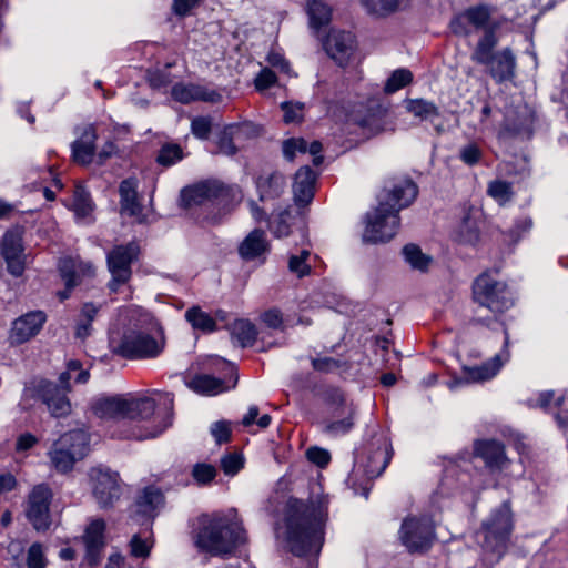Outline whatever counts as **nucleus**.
Masks as SVG:
<instances>
[{"label":"nucleus","instance_id":"obj_48","mask_svg":"<svg viewBox=\"0 0 568 568\" xmlns=\"http://www.w3.org/2000/svg\"><path fill=\"white\" fill-rule=\"evenodd\" d=\"M216 468L206 463H197L193 466L192 477L196 481L197 485H207L214 480L216 477Z\"/></svg>","mask_w":568,"mask_h":568},{"label":"nucleus","instance_id":"obj_12","mask_svg":"<svg viewBox=\"0 0 568 568\" xmlns=\"http://www.w3.org/2000/svg\"><path fill=\"white\" fill-rule=\"evenodd\" d=\"M164 348V341L141 331H131L123 335L118 354L129 359L154 358Z\"/></svg>","mask_w":568,"mask_h":568},{"label":"nucleus","instance_id":"obj_28","mask_svg":"<svg viewBox=\"0 0 568 568\" xmlns=\"http://www.w3.org/2000/svg\"><path fill=\"white\" fill-rule=\"evenodd\" d=\"M362 7L369 16L386 18L407 10L412 0H359Z\"/></svg>","mask_w":568,"mask_h":568},{"label":"nucleus","instance_id":"obj_42","mask_svg":"<svg viewBox=\"0 0 568 568\" xmlns=\"http://www.w3.org/2000/svg\"><path fill=\"white\" fill-rule=\"evenodd\" d=\"M183 159V150L179 144L165 143L161 146L156 162L162 166H171Z\"/></svg>","mask_w":568,"mask_h":568},{"label":"nucleus","instance_id":"obj_6","mask_svg":"<svg viewBox=\"0 0 568 568\" xmlns=\"http://www.w3.org/2000/svg\"><path fill=\"white\" fill-rule=\"evenodd\" d=\"M513 530V514L509 501H504L490 516L483 521L476 532L477 542L486 556H491V562H497L506 551L507 542Z\"/></svg>","mask_w":568,"mask_h":568},{"label":"nucleus","instance_id":"obj_60","mask_svg":"<svg viewBox=\"0 0 568 568\" xmlns=\"http://www.w3.org/2000/svg\"><path fill=\"white\" fill-rule=\"evenodd\" d=\"M200 2L201 0H173L172 9L176 16L185 17Z\"/></svg>","mask_w":568,"mask_h":568},{"label":"nucleus","instance_id":"obj_52","mask_svg":"<svg viewBox=\"0 0 568 568\" xmlns=\"http://www.w3.org/2000/svg\"><path fill=\"white\" fill-rule=\"evenodd\" d=\"M288 210L282 211L278 216L271 223L270 227L276 237H284L291 233Z\"/></svg>","mask_w":568,"mask_h":568},{"label":"nucleus","instance_id":"obj_27","mask_svg":"<svg viewBox=\"0 0 568 568\" xmlns=\"http://www.w3.org/2000/svg\"><path fill=\"white\" fill-rule=\"evenodd\" d=\"M164 496L155 486L144 487L134 503L135 513L144 517H154L158 509L163 505Z\"/></svg>","mask_w":568,"mask_h":568},{"label":"nucleus","instance_id":"obj_9","mask_svg":"<svg viewBox=\"0 0 568 568\" xmlns=\"http://www.w3.org/2000/svg\"><path fill=\"white\" fill-rule=\"evenodd\" d=\"M88 479L98 507L113 509L123 494L124 484L120 474L108 466L98 465L88 470Z\"/></svg>","mask_w":568,"mask_h":568},{"label":"nucleus","instance_id":"obj_57","mask_svg":"<svg viewBox=\"0 0 568 568\" xmlns=\"http://www.w3.org/2000/svg\"><path fill=\"white\" fill-rule=\"evenodd\" d=\"M192 133L199 139H207L211 132V121L209 118L199 116L192 121Z\"/></svg>","mask_w":568,"mask_h":568},{"label":"nucleus","instance_id":"obj_26","mask_svg":"<svg viewBox=\"0 0 568 568\" xmlns=\"http://www.w3.org/2000/svg\"><path fill=\"white\" fill-rule=\"evenodd\" d=\"M95 129L91 125L87 126L71 145L73 161L81 165L91 163L95 152Z\"/></svg>","mask_w":568,"mask_h":568},{"label":"nucleus","instance_id":"obj_46","mask_svg":"<svg viewBox=\"0 0 568 568\" xmlns=\"http://www.w3.org/2000/svg\"><path fill=\"white\" fill-rule=\"evenodd\" d=\"M59 271L68 288H73L78 282V266L73 258H63L59 263Z\"/></svg>","mask_w":568,"mask_h":568},{"label":"nucleus","instance_id":"obj_15","mask_svg":"<svg viewBox=\"0 0 568 568\" xmlns=\"http://www.w3.org/2000/svg\"><path fill=\"white\" fill-rule=\"evenodd\" d=\"M224 193L222 183L206 180L181 190V206L186 210L207 209Z\"/></svg>","mask_w":568,"mask_h":568},{"label":"nucleus","instance_id":"obj_14","mask_svg":"<svg viewBox=\"0 0 568 568\" xmlns=\"http://www.w3.org/2000/svg\"><path fill=\"white\" fill-rule=\"evenodd\" d=\"M452 29L456 34H468L473 27L476 30L485 32L491 30L494 33L500 27V21L493 18V9L488 6L480 4L470 7L462 14L456 17L452 23Z\"/></svg>","mask_w":568,"mask_h":568},{"label":"nucleus","instance_id":"obj_1","mask_svg":"<svg viewBox=\"0 0 568 568\" xmlns=\"http://www.w3.org/2000/svg\"><path fill=\"white\" fill-rule=\"evenodd\" d=\"M326 508L322 500L290 498L285 506L286 540L295 556L317 555L324 541Z\"/></svg>","mask_w":568,"mask_h":568},{"label":"nucleus","instance_id":"obj_38","mask_svg":"<svg viewBox=\"0 0 568 568\" xmlns=\"http://www.w3.org/2000/svg\"><path fill=\"white\" fill-rule=\"evenodd\" d=\"M185 318L195 329L213 332L216 328L215 321L207 313L203 312L199 306L189 308L185 313Z\"/></svg>","mask_w":568,"mask_h":568},{"label":"nucleus","instance_id":"obj_4","mask_svg":"<svg viewBox=\"0 0 568 568\" xmlns=\"http://www.w3.org/2000/svg\"><path fill=\"white\" fill-rule=\"evenodd\" d=\"M246 540L245 530L223 516L203 517L195 536V546L211 556L232 554Z\"/></svg>","mask_w":568,"mask_h":568},{"label":"nucleus","instance_id":"obj_43","mask_svg":"<svg viewBox=\"0 0 568 568\" xmlns=\"http://www.w3.org/2000/svg\"><path fill=\"white\" fill-rule=\"evenodd\" d=\"M413 80V74L408 69H397L395 70L385 84L386 93H394L405 85L409 84Z\"/></svg>","mask_w":568,"mask_h":568},{"label":"nucleus","instance_id":"obj_30","mask_svg":"<svg viewBox=\"0 0 568 568\" xmlns=\"http://www.w3.org/2000/svg\"><path fill=\"white\" fill-rule=\"evenodd\" d=\"M235 383L236 381L232 387L235 386ZM186 386L193 392L205 396H215L231 388V386L225 385L224 381L209 374L193 376L186 382Z\"/></svg>","mask_w":568,"mask_h":568},{"label":"nucleus","instance_id":"obj_19","mask_svg":"<svg viewBox=\"0 0 568 568\" xmlns=\"http://www.w3.org/2000/svg\"><path fill=\"white\" fill-rule=\"evenodd\" d=\"M474 455L484 460L493 470H501L509 463L505 446L496 439H478L474 443Z\"/></svg>","mask_w":568,"mask_h":568},{"label":"nucleus","instance_id":"obj_36","mask_svg":"<svg viewBox=\"0 0 568 568\" xmlns=\"http://www.w3.org/2000/svg\"><path fill=\"white\" fill-rule=\"evenodd\" d=\"M311 252L301 250L296 254H291L287 262L288 271L298 278L311 275L312 265L310 263Z\"/></svg>","mask_w":568,"mask_h":568},{"label":"nucleus","instance_id":"obj_17","mask_svg":"<svg viewBox=\"0 0 568 568\" xmlns=\"http://www.w3.org/2000/svg\"><path fill=\"white\" fill-rule=\"evenodd\" d=\"M38 393L48 410L53 417H64L71 413V403L67 397L69 392L50 381H42L38 386Z\"/></svg>","mask_w":568,"mask_h":568},{"label":"nucleus","instance_id":"obj_18","mask_svg":"<svg viewBox=\"0 0 568 568\" xmlns=\"http://www.w3.org/2000/svg\"><path fill=\"white\" fill-rule=\"evenodd\" d=\"M104 530L105 521L99 518L92 520L84 531V559L90 567H97L101 562L103 549L105 547Z\"/></svg>","mask_w":568,"mask_h":568},{"label":"nucleus","instance_id":"obj_33","mask_svg":"<svg viewBox=\"0 0 568 568\" xmlns=\"http://www.w3.org/2000/svg\"><path fill=\"white\" fill-rule=\"evenodd\" d=\"M387 114V109L378 102H372L364 116L356 120L357 124L367 129L372 133H378L384 130V118Z\"/></svg>","mask_w":568,"mask_h":568},{"label":"nucleus","instance_id":"obj_37","mask_svg":"<svg viewBox=\"0 0 568 568\" xmlns=\"http://www.w3.org/2000/svg\"><path fill=\"white\" fill-rule=\"evenodd\" d=\"M255 326L245 320L236 321L232 327V336L239 342L241 347L252 346L256 339Z\"/></svg>","mask_w":568,"mask_h":568},{"label":"nucleus","instance_id":"obj_47","mask_svg":"<svg viewBox=\"0 0 568 568\" xmlns=\"http://www.w3.org/2000/svg\"><path fill=\"white\" fill-rule=\"evenodd\" d=\"M23 253L21 237L16 232H7L2 241L3 257L20 256Z\"/></svg>","mask_w":568,"mask_h":568},{"label":"nucleus","instance_id":"obj_31","mask_svg":"<svg viewBox=\"0 0 568 568\" xmlns=\"http://www.w3.org/2000/svg\"><path fill=\"white\" fill-rule=\"evenodd\" d=\"M256 189L261 201L274 200L281 196L285 179L280 172L262 174L256 179Z\"/></svg>","mask_w":568,"mask_h":568},{"label":"nucleus","instance_id":"obj_63","mask_svg":"<svg viewBox=\"0 0 568 568\" xmlns=\"http://www.w3.org/2000/svg\"><path fill=\"white\" fill-rule=\"evenodd\" d=\"M7 263V270L8 272L18 277L21 276L24 271V262L22 260V255L20 256H9L4 257Z\"/></svg>","mask_w":568,"mask_h":568},{"label":"nucleus","instance_id":"obj_61","mask_svg":"<svg viewBox=\"0 0 568 568\" xmlns=\"http://www.w3.org/2000/svg\"><path fill=\"white\" fill-rule=\"evenodd\" d=\"M266 60L271 67L278 69L283 73L290 74V64L281 53L270 52Z\"/></svg>","mask_w":568,"mask_h":568},{"label":"nucleus","instance_id":"obj_51","mask_svg":"<svg viewBox=\"0 0 568 568\" xmlns=\"http://www.w3.org/2000/svg\"><path fill=\"white\" fill-rule=\"evenodd\" d=\"M48 560L44 556L43 546L40 542H33L27 554L28 568H45Z\"/></svg>","mask_w":568,"mask_h":568},{"label":"nucleus","instance_id":"obj_13","mask_svg":"<svg viewBox=\"0 0 568 568\" xmlns=\"http://www.w3.org/2000/svg\"><path fill=\"white\" fill-rule=\"evenodd\" d=\"M52 491L48 485L36 486L29 495L26 517L32 527L39 531H47L51 524L50 504Z\"/></svg>","mask_w":568,"mask_h":568},{"label":"nucleus","instance_id":"obj_20","mask_svg":"<svg viewBox=\"0 0 568 568\" xmlns=\"http://www.w3.org/2000/svg\"><path fill=\"white\" fill-rule=\"evenodd\" d=\"M45 320L47 316L42 311H32L20 316L13 322L11 339L18 344L29 341L40 332Z\"/></svg>","mask_w":568,"mask_h":568},{"label":"nucleus","instance_id":"obj_8","mask_svg":"<svg viewBox=\"0 0 568 568\" xmlns=\"http://www.w3.org/2000/svg\"><path fill=\"white\" fill-rule=\"evenodd\" d=\"M90 450V435L85 428H72L53 442L48 452L52 467L60 474L72 471L77 462Z\"/></svg>","mask_w":568,"mask_h":568},{"label":"nucleus","instance_id":"obj_35","mask_svg":"<svg viewBox=\"0 0 568 568\" xmlns=\"http://www.w3.org/2000/svg\"><path fill=\"white\" fill-rule=\"evenodd\" d=\"M307 14L310 18V26L314 29L328 24L331 21L332 10L323 0H308Z\"/></svg>","mask_w":568,"mask_h":568},{"label":"nucleus","instance_id":"obj_40","mask_svg":"<svg viewBox=\"0 0 568 568\" xmlns=\"http://www.w3.org/2000/svg\"><path fill=\"white\" fill-rule=\"evenodd\" d=\"M73 209L78 216L85 217L93 211V203L89 192L77 185L73 193Z\"/></svg>","mask_w":568,"mask_h":568},{"label":"nucleus","instance_id":"obj_23","mask_svg":"<svg viewBox=\"0 0 568 568\" xmlns=\"http://www.w3.org/2000/svg\"><path fill=\"white\" fill-rule=\"evenodd\" d=\"M316 175L310 166H302L295 174L293 183L294 202L298 206L308 205L315 191Z\"/></svg>","mask_w":568,"mask_h":568},{"label":"nucleus","instance_id":"obj_54","mask_svg":"<svg viewBox=\"0 0 568 568\" xmlns=\"http://www.w3.org/2000/svg\"><path fill=\"white\" fill-rule=\"evenodd\" d=\"M131 555L136 558H148L152 548V544L141 539L134 535L130 541Z\"/></svg>","mask_w":568,"mask_h":568},{"label":"nucleus","instance_id":"obj_25","mask_svg":"<svg viewBox=\"0 0 568 568\" xmlns=\"http://www.w3.org/2000/svg\"><path fill=\"white\" fill-rule=\"evenodd\" d=\"M532 113L527 108H524L513 113H507L504 128L513 136L529 139L532 134Z\"/></svg>","mask_w":568,"mask_h":568},{"label":"nucleus","instance_id":"obj_44","mask_svg":"<svg viewBox=\"0 0 568 568\" xmlns=\"http://www.w3.org/2000/svg\"><path fill=\"white\" fill-rule=\"evenodd\" d=\"M283 121L286 124L301 123L304 120V103L285 101L281 103Z\"/></svg>","mask_w":568,"mask_h":568},{"label":"nucleus","instance_id":"obj_55","mask_svg":"<svg viewBox=\"0 0 568 568\" xmlns=\"http://www.w3.org/2000/svg\"><path fill=\"white\" fill-rule=\"evenodd\" d=\"M306 457L310 462L320 467H325L331 460L329 453L317 446L310 447L306 450Z\"/></svg>","mask_w":568,"mask_h":568},{"label":"nucleus","instance_id":"obj_16","mask_svg":"<svg viewBox=\"0 0 568 568\" xmlns=\"http://www.w3.org/2000/svg\"><path fill=\"white\" fill-rule=\"evenodd\" d=\"M323 48L336 64L345 67L355 53L356 40L351 32L331 30L323 41Z\"/></svg>","mask_w":568,"mask_h":568},{"label":"nucleus","instance_id":"obj_21","mask_svg":"<svg viewBox=\"0 0 568 568\" xmlns=\"http://www.w3.org/2000/svg\"><path fill=\"white\" fill-rule=\"evenodd\" d=\"M138 184L134 179H125L120 183V209L121 214L134 217L138 223H143L145 216L143 215V205L138 199Z\"/></svg>","mask_w":568,"mask_h":568},{"label":"nucleus","instance_id":"obj_24","mask_svg":"<svg viewBox=\"0 0 568 568\" xmlns=\"http://www.w3.org/2000/svg\"><path fill=\"white\" fill-rule=\"evenodd\" d=\"M377 442V449L368 456L367 464L365 465V474L371 479L384 473L394 454L392 443L388 438L381 437Z\"/></svg>","mask_w":568,"mask_h":568},{"label":"nucleus","instance_id":"obj_39","mask_svg":"<svg viewBox=\"0 0 568 568\" xmlns=\"http://www.w3.org/2000/svg\"><path fill=\"white\" fill-rule=\"evenodd\" d=\"M403 255L405 261L415 270L425 271L430 263V257L425 255L415 244L405 245Z\"/></svg>","mask_w":568,"mask_h":568},{"label":"nucleus","instance_id":"obj_34","mask_svg":"<svg viewBox=\"0 0 568 568\" xmlns=\"http://www.w3.org/2000/svg\"><path fill=\"white\" fill-rule=\"evenodd\" d=\"M406 110L422 121H433L439 116V109L425 99H410L406 101Z\"/></svg>","mask_w":568,"mask_h":568},{"label":"nucleus","instance_id":"obj_64","mask_svg":"<svg viewBox=\"0 0 568 568\" xmlns=\"http://www.w3.org/2000/svg\"><path fill=\"white\" fill-rule=\"evenodd\" d=\"M291 148H296L297 152L305 154L307 152V142L302 138H292L283 141V153H291Z\"/></svg>","mask_w":568,"mask_h":568},{"label":"nucleus","instance_id":"obj_3","mask_svg":"<svg viewBox=\"0 0 568 568\" xmlns=\"http://www.w3.org/2000/svg\"><path fill=\"white\" fill-rule=\"evenodd\" d=\"M473 295L478 305L471 318L474 325L489 327L500 314L514 305V296L507 284L494 278L487 272L475 280Z\"/></svg>","mask_w":568,"mask_h":568},{"label":"nucleus","instance_id":"obj_59","mask_svg":"<svg viewBox=\"0 0 568 568\" xmlns=\"http://www.w3.org/2000/svg\"><path fill=\"white\" fill-rule=\"evenodd\" d=\"M313 368L320 372H332L339 367V362L332 357L313 358Z\"/></svg>","mask_w":568,"mask_h":568},{"label":"nucleus","instance_id":"obj_7","mask_svg":"<svg viewBox=\"0 0 568 568\" xmlns=\"http://www.w3.org/2000/svg\"><path fill=\"white\" fill-rule=\"evenodd\" d=\"M498 40L491 30L486 31L477 42L471 60L486 67L487 72L498 83L511 80L515 77L516 58L509 48L494 52Z\"/></svg>","mask_w":568,"mask_h":568},{"label":"nucleus","instance_id":"obj_56","mask_svg":"<svg viewBox=\"0 0 568 568\" xmlns=\"http://www.w3.org/2000/svg\"><path fill=\"white\" fill-rule=\"evenodd\" d=\"M275 82H276V74L270 68L262 69L261 72L257 74V77L254 80L255 88L258 91L268 89Z\"/></svg>","mask_w":568,"mask_h":568},{"label":"nucleus","instance_id":"obj_41","mask_svg":"<svg viewBox=\"0 0 568 568\" xmlns=\"http://www.w3.org/2000/svg\"><path fill=\"white\" fill-rule=\"evenodd\" d=\"M487 194L499 204H505L513 196L511 183L503 180H494L488 183Z\"/></svg>","mask_w":568,"mask_h":568},{"label":"nucleus","instance_id":"obj_11","mask_svg":"<svg viewBox=\"0 0 568 568\" xmlns=\"http://www.w3.org/2000/svg\"><path fill=\"white\" fill-rule=\"evenodd\" d=\"M140 247L135 242L115 245L106 255L108 270L111 273L109 288L116 292L132 275L131 265L138 260Z\"/></svg>","mask_w":568,"mask_h":568},{"label":"nucleus","instance_id":"obj_29","mask_svg":"<svg viewBox=\"0 0 568 568\" xmlns=\"http://www.w3.org/2000/svg\"><path fill=\"white\" fill-rule=\"evenodd\" d=\"M172 97L181 103H190L192 101L216 102L220 94L215 91H207L205 88L195 84H175L172 88Z\"/></svg>","mask_w":568,"mask_h":568},{"label":"nucleus","instance_id":"obj_50","mask_svg":"<svg viewBox=\"0 0 568 568\" xmlns=\"http://www.w3.org/2000/svg\"><path fill=\"white\" fill-rule=\"evenodd\" d=\"M236 142H243L260 135V128L251 122L230 124Z\"/></svg>","mask_w":568,"mask_h":568},{"label":"nucleus","instance_id":"obj_49","mask_svg":"<svg viewBox=\"0 0 568 568\" xmlns=\"http://www.w3.org/2000/svg\"><path fill=\"white\" fill-rule=\"evenodd\" d=\"M235 142H236V140H235V136L233 135L231 126L230 125L225 126L222 130V132L220 133L217 141H216L219 152L224 155H229V156L236 154L239 149L235 145Z\"/></svg>","mask_w":568,"mask_h":568},{"label":"nucleus","instance_id":"obj_62","mask_svg":"<svg viewBox=\"0 0 568 568\" xmlns=\"http://www.w3.org/2000/svg\"><path fill=\"white\" fill-rule=\"evenodd\" d=\"M460 235L462 241L465 243H475L479 237L478 230L469 224L468 217L464 220L463 225L460 226Z\"/></svg>","mask_w":568,"mask_h":568},{"label":"nucleus","instance_id":"obj_10","mask_svg":"<svg viewBox=\"0 0 568 568\" xmlns=\"http://www.w3.org/2000/svg\"><path fill=\"white\" fill-rule=\"evenodd\" d=\"M398 536L408 552L425 554L436 539L435 525L429 517L409 516L403 520Z\"/></svg>","mask_w":568,"mask_h":568},{"label":"nucleus","instance_id":"obj_53","mask_svg":"<svg viewBox=\"0 0 568 568\" xmlns=\"http://www.w3.org/2000/svg\"><path fill=\"white\" fill-rule=\"evenodd\" d=\"M243 467V458L240 454L233 453L221 458V468L227 476H234Z\"/></svg>","mask_w":568,"mask_h":568},{"label":"nucleus","instance_id":"obj_45","mask_svg":"<svg viewBox=\"0 0 568 568\" xmlns=\"http://www.w3.org/2000/svg\"><path fill=\"white\" fill-rule=\"evenodd\" d=\"M161 432H152L145 434L144 428H115L110 437L113 439H135L144 440L146 438H155Z\"/></svg>","mask_w":568,"mask_h":568},{"label":"nucleus","instance_id":"obj_22","mask_svg":"<svg viewBox=\"0 0 568 568\" xmlns=\"http://www.w3.org/2000/svg\"><path fill=\"white\" fill-rule=\"evenodd\" d=\"M268 252L270 242L261 229L251 231L239 245V255L244 261L264 260Z\"/></svg>","mask_w":568,"mask_h":568},{"label":"nucleus","instance_id":"obj_58","mask_svg":"<svg viewBox=\"0 0 568 568\" xmlns=\"http://www.w3.org/2000/svg\"><path fill=\"white\" fill-rule=\"evenodd\" d=\"M481 158V151L480 149L474 144H467L464 148L460 149V159L464 163L468 165H474L479 162Z\"/></svg>","mask_w":568,"mask_h":568},{"label":"nucleus","instance_id":"obj_32","mask_svg":"<svg viewBox=\"0 0 568 568\" xmlns=\"http://www.w3.org/2000/svg\"><path fill=\"white\" fill-rule=\"evenodd\" d=\"M501 367L499 356L496 355L491 361L477 366H464L465 381L467 383L484 382L494 377Z\"/></svg>","mask_w":568,"mask_h":568},{"label":"nucleus","instance_id":"obj_2","mask_svg":"<svg viewBox=\"0 0 568 568\" xmlns=\"http://www.w3.org/2000/svg\"><path fill=\"white\" fill-rule=\"evenodd\" d=\"M418 194V187L410 179L389 181L378 195V205L366 214L363 233L365 242H387L399 227L400 210L409 206Z\"/></svg>","mask_w":568,"mask_h":568},{"label":"nucleus","instance_id":"obj_5","mask_svg":"<svg viewBox=\"0 0 568 568\" xmlns=\"http://www.w3.org/2000/svg\"><path fill=\"white\" fill-rule=\"evenodd\" d=\"M155 400L150 397L99 396L90 403L98 418L110 422H143L153 414Z\"/></svg>","mask_w":568,"mask_h":568}]
</instances>
